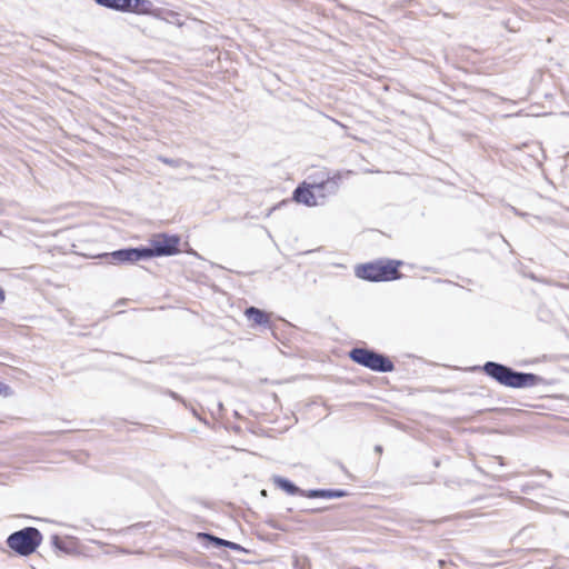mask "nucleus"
I'll list each match as a JSON object with an SVG mask.
<instances>
[{
  "instance_id": "obj_5",
  "label": "nucleus",
  "mask_w": 569,
  "mask_h": 569,
  "mask_svg": "<svg viewBox=\"0 0 569 569\" xmlns=\"http://www.w3.org/2000/svg\"><path fill=\"white\" fill-rule=\"evenodd\" d=\"M180 237L178 234L157 233L144 247L146 258L170 257L179 252Z\"/></svg>"
},
{
  "instance_id": "obj_13",
  "label": "nucleus",
  "mask_w": 569,
  "mask_h": 569,
  "mask_svg": "<svg viewBox=\"0 0 569 569\" xmlns=\"http://www.w3.org/2000/svg\"><path fill=\"white\" fill-rule=\"evenodd\" d=\"M97 4L120 12H127L130 0H94Z\"/></svg>"
},
{
  "instance_id": "obj_7",
  "label": "nucleus",
  "mask_w": 569,
  "mask_h": 569,
  "mask_svg": "<svg viewBox=\"0 0 569 569\" xmlns=\"http://www.w3.org/2000/svg\"><path fill=\"white\" fill-rule=\"evenodd\" d=\"M292 199L297 203H302L308 207L321 206V201L315 200V194L311 184L307 182L300 183L292 193Z\"/></svg>"
},
{
  "instance_id": "obj_2",
  "label": "nucleus",
  "mask_w": 569,
  "mask_h": 569,
  "mask_svg": "<svg viewBox=\"0 0 569 569\" xmlns=\"http://www.w3.org/2000/svg\"><path fill=\"white\" fill-rule=\"evenodd\" d=\"M402 264L400 260L379 259L376 261L358 264L355 269L357 278L370 281L382 282L392 281L402 278L399 267Z\"/></svg>"
},
{
  "instance_id": "obj_20",
  "label": "nucleus",
  "mask_w": 569,
  "mask_h": 569,
  "mask_svg": "<svg viewBox=\"0 0 569 569\" xmlns=\"http://www.w3.org/2000/svg\"><path fill=\"white\" fill-rule=\"evenodd\" d=\"M224 548H228V549H231L234 551H244V548L241 545L233 542V541H229V540H227V545Z\"/></svg>"
},
{
  "instance_id": "obj_3",
  "label": "nucleus",
  "mask_w": 569,
  "mask_h": 569,
  "mask_svg": "<svg viewBox=\"0 0 569 569\" xmlns=\"http://www.w3.org/2000/svg\"><path fill=\"white\" fill-rule=\"evenodd\" d=\"M348 357L355 363L379 373L392 372L395 365L389 356L375 349L355 347L348 352Z\"/></svg>"
},
{
  "instance_id": "obj_19",
  "label": "nucleus",
  "mask_w": 569,
  "mask_h": 569,
  "mask_svg": "<svg viewBox=\"0 0 569 569\" xmlns=\"http://www.w3.org/2000/svg\"><path fill=\"white\" fill-rule=\"evenodd\" d=\"M0 395L4 397H9L12 395V389L9 385L0 381Z\"/></svg>"
},
{
  "instance_id": "obj_9",
  "label": "nucleus",
  "mask_w": 569,
  "mask_h": 569,
  "mask_svg": "<svg viewBox=\"0 0 569 569\" xmlns=\"http://www.w3.org/2000/svg\"><path fill=\"white\" fill-rule=\"evenodd\" d=\"M272 482L276 487L283 490L290 496H301L303 497L305 489H301L296 483H293L288 478L281 477V476H273Z\"/></svg>"
},
{
  "instance_id": "obj_22",
  "label": "nucleus",
  "mask_w": 569,
  "mask_h": 569,
  "mask_svg": "<svg viewBox=\"0 0 569 569\" xmlns=\"http://www.w3.org/2000/svg\"><path fill=\"white\" fill-rule=\"evenodd\" d=\"M167 393L174 400H181V397L174 391L168 390Z\"/></svg>"
},
{
  "instance_id": "obj_28",
  "label": "nucleus",
  "mask_w": 569,
  "mask_h": 569,
  "mask_svg": "<svg viewBox=\"0 0 569 569\" xmlns=\"http://www.w3.org/2000/svg\"><path fill=\"white\" fill-rule=\"evenodd\" d=\"M339 467H340L342 470H345V467H343V465H342V463H339Z\"/></svg>"
},
{
  "instance_id": "obj_16",
  "label": "nucleus",
  "mask_w": 569,
  "mask_h": 569,
  "mask_svg": "<svg viewBox=\"0 0 569 569\" xmlns=\"http://www.w3.org/2000/svg\"><path fill=\"white\" fill-rule=\"evenodd\" d=\"M159 160L167 164V166H170V167H173V168H177L180 166L181 163V160L180 159H172V158H167V157H159Z\"/></svg>"
},
{
  "instance_id": "obj_26",
  "label": "nucleus",
  "mask_w": 569,
  "mask_h": 569,
  "mask_svg": "<svg viewBox=\"0 0 569 569\" xmlns=\"http://www.w3.org/2000/svg\"><path fill=\"white\" fill-rule=\"evenodd\" d=\"M268 523L270 525V527H271V528H273V529H278V526H276V525L273 523V521H270V522H268Z\"/></svg>"
},
{
  "instance_id": "obj_11",
  "label": "nucleus",
  "mask_w": 569,
  "mask_h": 569,
  "mask_svg": "<svg viewBox=\"0 0 569 569\" xmlns=\"http://www.w3.org/2000/svg\"><path fill=\"white\" fill-rule=\"evenodd\" d=\"M153 3L150 0H130L127 12L137 14H150L153 10Z\"/></svg>"
},
{
  "instance_id": "obj_10",
  "label": "nucleus",
  "mask_w": 569,
  "mask_h": 569,
  "mask_svg": "<svg viewBox=\"0 0 569 569\" xmlns=\"http://www.w3.org/2000/svg\"><path fill=\"white\" fill-rule=\"evenodd\" d=\"M341 179H342L341 173L337 172L332 177L328 176L326 180L316 182V184L319 187L320 190H322V192H326V193L332 196L338 192Z\"/></svg>"
},
{
  "instance_id": "obj_15",
  "label": "nucleus",
  "mask_w": 569,
  "mask_h": 569,
  "mask_svg": "<svg viewBox=\"0 0 569 569\" xmlns=\"http://www.w3.org/2000/svg\"><path fill=\"white\" fill-rule=\"evenodd\" d=\"M311 187H312V190H313L315 200L316 201H321V206L325 204L326 199H327V197L329 194L326 193V192H322V190L319 189V187L316 184V182L311 183Z\"/></svg>"
},
{
  "instance_id": "obj_8",
  "label": "nucleus",
  "mask_w": 569,
  "mask_h": 569,
  "mask_svg": "<svg viewBox=\"0 0 569 569\" xmlns=\"http://www.w3.org/2000/svg\"><path fill=\"white\" fill-rule=\"evenodd\" d=\"M244 316L248 318V320L252 321L256 326H262L266 328L271 327V321L269 315L257 307H248L244 310Z\"/></svg>"
},
{
  "instance_id": "obj_27",
  "label": "nucleus",
  "mask_w": 569,
  "mask_h": 569,
  "mask_svg": "<svg viewBox=\"0 0 569 569\" xmlns=\"http://www.w3.org/2000/svg\"><path fill=\"white\" fill-rule=\"evenodd\" d=\"M545 475L548 477V478H551V473L546 471Z\"/></svg>"
},
{
  "instance_id": "obj_6",
  "label": "nucleus",
  "mask_w": 569,
  "mask_h": 569,
  "mask_svg": "<svg viewBox=\"0 0 569 569\" xmlns=\"http://www.w3.org/2000/svg\"><path fill=\"white\" fill-rule=\"evenodd\" d=\"M99 259L103 260L106 263L122 266V264H133L141 260H147L144 253V247H128L114 250L112 252H103L98 254Z\"/></svg>"
},
{
  "instance_id": "obj_25",
  "label": "nucleus",
  "mask_w": 569,
  "mask_h": 569,
  "mask_svg": "<svg viewBox=\"0 0 569 569\" xmlns=\"http://www.w3.org/2000/svg\"><path fill=\"white\" fill-rule=\"evenodd\" d=\"M375 451L378 452V453H381L382 452V447L380 445H377L375 447Z\"/></svg>"
},
{
  "instance_id": "obj_14",
  "label": "nucleus",
  "mask_w": 569,
  "mask_h": 569,
  "mask_svg": "<svg viewBox=\"0 0 569 569\" xmlns=\"http://www.w3.org/2000/svg\"><path fill=\"white\" fill-rule=\"evenodd\" d=\"M303 497L311 498V499H315V498L329 499L330 489H308V490H305Z\"/></svg>"
},
{
  "instance_id": "obj_24",
  "label": "nucleus",
  "mask_w": 569,
  "mask_h": 569,
  "mask_svg": "<svg viewBox=\"0 0 569 569\" xmlns=\"http://www.w3.org/2000/svg\"><path fill=\"white\" fill-rule=\"evenodd\" d=\"M321 511H322V509H320V508H313V509L307 510V512H309V513H318V512H321Z\"/></svg>"
},
{
  "instance_id": "obj_21",
  "label": "nucleus",
  "mask_w": 569,
  "mask_h": 569,
  "mask_svg": "<svg viewBox=\"0 0 569 569\" xmlns=\"http://www.w3.org/2000/svg\"><path fill=\"white\" fill-rule=\"evenodd\" d=\"M538 485L535 483V482H529V483H526L521 487V492L523 493H529L530 490L535 489Z\"/></svg>"
},
{
  "instance_id": "obj_18",
  "label": "nucleus",
  "mask_w": 569,
  "mask_h": 569,
  "mask_svg": "<svg viewBox=\"0 0 569 569\" xmlns=\"http://www.w3.org/2000/svg\"><path fill=\"white\" fill-rule=\"evenodd\" d=\"M51 539H52V545L58 550L66 551V545H64V542L61 540V538L59 536L53 535Z\"/></svg>"
},
{
  "instance_id": "obj_1",
  "label": "nucleus",
  "mask_w": 569,
  "mask_h": 569,
  "mask_svg": "<svg viewBox=\"0 0 569 569\" xmlns=\"http://www.w3.org/2000/svg\"><path fill=\"white\" fill-rule=\"evenodd\" d=\"M482 371L497 383L512 389H525L543 383L545 379L532 372L517 371L513 368L496 361H487Z\"/></svg>"
},
{
  "instance_id": "obj_12",
  "label": "nucleus",
  "mask_w": 569,
  "mask_h": 569,
  "mask_svg": "<svg viewBox=\"0 0 569 569\" xmlns=\"http://www.w3.org/2000/svg\"><path fill=\"white\" fill-rule=\"evenodd\" d=\"M197 539L200 541H204L203 545L206 548L213 547V548H221L226 547L227 540L219 538L210 532H198Z\"/></svg>"
},
{
  "instance_id": "obj_17",
  "label": "nucleus",
  "mask_w": 569,
  "mask_h": 569,
  "mask_svg": "<svg viewBox=\"0 0 569 569\" xmlns=\"http://www.w3.org/2000/svg\"><path fill=\"white\" fill-rule=\"evenodd\" d=\"M346 496H348V492L343 489H330L329 499L343 498Z\"/></svg>"
},
{
  "instance_id": "obj_4",
  "label": "nucleus",
  "mask_w": 569,
  "mask_h": 569,
  "mask_svg": "<svg viewBox=\"0 0 569 569\" xmlns=\"http://www.w3.org/2000/svg\"><path fill=\"white\" fill-rule=\"evenodd\" d=\"M42 533L36 527H24L10 533L6 540L7 546L17 555L28 557L36 552L42 542Z\"/></svg>"
},
{
  "instance_id": "obj_23",
  "label": "nucleus",
  "mask_w": 569,
  "mask_h": 569,
  "mask_svg": "<svg viewBox=\"0 0 569 569\" xmlns=\"http://www.w3.org/2000/svg\"><path fill=\"white\" fill-rule=\"evenodd\" d=\"M6 299V292L4 290L0 287V305Z\"/></svg>"
}]
</instances>
